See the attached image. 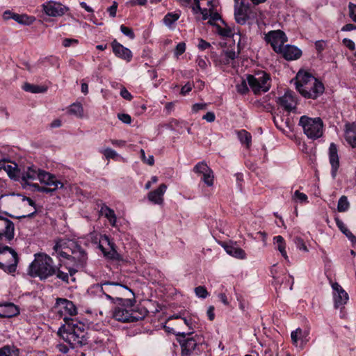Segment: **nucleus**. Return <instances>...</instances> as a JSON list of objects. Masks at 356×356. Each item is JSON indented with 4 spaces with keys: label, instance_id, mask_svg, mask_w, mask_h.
<instances>
[{
    "label": "nucleus",
    "instance_id": "obj_4",
    "mask_svg": "<svg viewBox=\"0 0 356 356\" xmlns=\"http://www.w3.org/2000/svg\"><path fill=\"white\" fill-rule=\"evenodd\" d=\"M191 333L179 332L177 341L181 348L183 356L199 355L203 351L204 339L202 336L195 334L189 337Z\"/></svg>",
    "mask_w": 356,
    "mask_h": 356
},
{
    "label": "nucleus",
    "instance_id": "obj_17",
    "mask_svg": "<svg viewBox=\"0 0 356 356\" xmlns=\"http://www.w3.org/2000/svg\"><path fill=\"white\" fill-rule=\"evenodd\" d=\"M277 103L287 111L296 109L297 99L293 92L287 90L284 95L279 97Z\"/></svg>",
    "mask_w": 356,
    "mask_h": 356
},
{
    "label": "nucleus",
    "instance_id": "obj_2",
    "mask_svg": "<svg viewBox=\"0 0 356 356\" xmlns=\"http://www.w3.org/2000/svg\"><path fill=\"white\" fill-rule=\"evenodd\" d=\"M64 320L66 325L59 328L58 335L72 348L86 344L87 332L85 324L74 319H67L66 317Z\"/></svg>",
    "mask_w": 356,
    "mask_h": 356
},
{
    "label": "nucleus",
    "instance_id": "obj_15",
    "mask_svg": "<svg viewBox=\"0 0 356 356\" xmlns=\"http://www.w3.org/2000/svg\"><path fill=\"white\" fill-rule=\"evenodd\" d=\"M42 8L45 14L50 17L62 16L68 10L67 7L54 1H49L43 3Z\"/></svg>",
    "mask_w": 356,
    "mask_h": 356
},
{
    "label": "nucleus",
    "instance_id": "obj_13",
    "mask_svg": "<svg viewBox=\"0 0 356 356\" xmlns=\"http://www.w3.org/2000/svg\"><path fill=\"white\" fill-rule=\"evenodd\" d=\"M15 236V225L10 220L0 216V241L10 243Z\"/></svg>",
    "mask_w": 356,
    "mask_h": 356
},
{
    "label": "nucleus",
    "instance_id": "obj_24",
    "mask_svg": "<svg viewBox=\"0 0 356 356\" xmlns=\"http://www.w3.org/2000/svg\"><path fill=\"white\" fill-rule=\"evenodd\" d=\"M56 305L60 307L61 312H65L70 316L76 314V308L74 303L65 298H57Z\"/></svg>",
    "mask_w": 356,
    "mask_h": 356
},
{
    "label": "nucleus",
    "instance_id": "obj_7",
    "mask_svg": "<svg viewBox=\"0 0 356 356\" xmlns=\"http://www.w3.org/2000/svg\"><path fill=\"white\" fill-rule=\"evenodd\" d=\"M19 257L15 250L7 245H0V268L12 273L16 271Z\"/></svg>",
    "mask_w": 356,
    "mask_h": 356
},
{
    "label": "nucleus",
    "instance_id": "obj_46",
    "mask_svg": "<svg viewBox=\"0 0 356 356\" xmlns=\"http://www.w3.org/2000/svg\"><path fill=\"white\" fill-rule=\"evenodd\" d=\"M195 295L201 298H206L209 296V293L204 286H199L195 289Z\"/></svg>",
    "mask_w": 356,
    "mask_h": 356
},
{
    "label": "nucleus",
    "instance_id": "obj_47",
    "mask_svg": "<svg viewBox=\"0 0 356 356\" xmlns=\"http://www.w3.org/2000/svg\"><path fill=\"white\" fill-rule=\"evenodd\" d=\"M120 31L124 35L129 37L130 39L133 40L135 38V34L132 29L129 28L124 25H121Z\"/></svg>",
    "mask_w": 356,
    "mask_h": 356
},
{
    "label": "nucleus",
    "instance_id": "obj_53",
    "mask_svg": "<svg viewBox=\"0 0 356 356\" xmlns=\"http://www.w3.org/2000/svg\"><path fill=\"white\" fill-rule=\"evenodd\" d=\"M237 92L241 95H245L248 91V87L245 81H243L241 83L236 86Z\"/></svg>",
    "mask_w": 356,
    "mask_h": 356
},
{
    "label": "nucleus",
    "instance_id": "obj_3",
    "mask_svg": "<svg viewBox=\"0 0 356 356\" xmlns=\"http://www.w3.org/2000/svg\"><path fill=\"white\" fill-rule=\"evenodd\" d=\"M56 273V266L52 259L46 254H35V259L29 266V274L32 277H38L41 280H45Z\"/></svg>",
    "mask_w": 356,
    "mask_h": 356
},
{
    "label": "nucleus",
    "instance_id": "obj_61",
    "mask_svg": "<svg viewBox=\"0 0 356 356\" xmlns=\"http://www.w3.org/2000/svg\"><path fill=\"white\" fill-rule=\"evenodd\" d=\"M221 17L218 13H213L211 11L209 23L211 25L213 24V22L220 19Z\"/></svg>",
    "mask_w": 356,
    "mask_h": 356
},
{
    "label": "nucleus",
    "instance_id": "obj_22",
    "mask_svg": "<svg viewBox=\"0 0 356 356\" xmlns=\"http://www.w3.org/2000/svg\"><path fill=\"white\" fill-rule=\"evenodd\" d=\"M167 189L165 184H161L158 188L148 193V200L156 204H162L163 202V195Z\"/></svg>",
    "mask_w": 356,
    "mask_h": 356
},
{
    "label": "nucleus",
    "instance_id": "obj_64",
    "mask_svg": "<svg viewBox=\"0 0 356 356\" xmlns=\"http://www.w3.org/2000/svg\"><path fill=\"white\" fill-rule=\"evenodd\" d=\"M120 95L127 100H131L133 98V96L131 95V93L125 88H123L120 91Z\"/></svg>",
    "mask_w": 356,
    "mask_h": 356
},
{
    "label": "nucleus",
    "instance_id": "obj_40",
    "mask_svg": "<svg viewBox=\"0 0 356 356\" xmlns=\"http://www.w3.org/2000/svg\"><path fill=\"white\" fill-rule=\"evenodd\" d=\"M350 207V204L348 200V198L345 195H342L339 201L337 204V210L339 212H345L348 210Z\"/></svg>",
    "mask_w": 356,
    "mask_h": 356
},
{
    "label": "nucleus",
    "instance_id": "obj_35",
    "mask_svg": "<svg viewBox=\"0 0 356 356\" xmlns=\"http://www.w3.org/2000/svg\"><path fill=\"white\" fill-rule=\"evenodd\" d=\"M5 313L3 316L11 318L19 314V308L13 303H8L4 306Z\"/></svg>",
    "mask_w": 356,
    "mask_h": 356
},
{
    "label": "nucleus",
    "instance_id": "obj_60",
    "mask_svg": "<svg viewBox=\"0 0 356 356\" xmlns=\"http://www.w3.org/2000/svg\"><path fill=\"white\" fill-rule=\"evenodd\" d=\"M211 47V44L203 39H199L197 47L199 49L204 51Z\"/></svg>",
    "mask_w": 356,
    "mask_h": 356
},
{
    "label": "nucleus",
    "instance_id": "obj_54",
    "mask_svg": "<svg viewBox=\"0 0 356 356\" xmlns=\"http://www.w3.org/2000/svg\"><path fill=\"white\" fill-rule=\"evenodd\" d=\"M208 104L207 103H196L192 106V112L193 113H197L200 110H206L207 108Z\"/></svg>",
    "mask_w": 356,
    "mask_h": 356
},
{
    "label": "nucleus",
    "instance_id": "obj_57",
    "mask_svg": "<svg viewBox=\"0 0 356 356\" xmlns=\"http://www.w3.org/2000/svg\"><path fill=\"white\" fill-rule=\"evenodd\" d=\"M186 50V44L184 42H179L176 46L175 55L179 56L181 55Z\"/></svg>",
    "mask_w": 356,
    "mask_h": 356
},
{
    "label": "nucleus",
    "instance_id": "obj_1",
    "mask_svg": "<svg viewBox=\"0 0 356 356\" xmlns=\"http://www.w3.org/2000/svg\"><path fill=\"white\" fill-rule=\"evenodd\" d=\"M53 255L57 257L65 258L68 260V264L77 269L83 268L87 262L88 256L83 248L73 240H58L54 248Z\"/></svg>",
    "mask_w": 356,
    "mask_h": 356
},
{
    "label": "nucleus",
    "instance_id": "obj_28",
    "mask_svg": "<svg viewBox=\"0 0 356 356\" xmlns=\"http://www.w3.org/2000/svg\"><path fill=\"white\" fill-rule=\"evenodd\" d=\"M309 333L307 331H303L300 328H298L293 331L291 334V340L296 346H298V340L301 341V346H303L308 341L307 336Z\"/></svg>",
    "mask_w": 356,
    "mask_h": 356
},
{
    "label": "nucleus",
    "instance_id": "obj_55",
    "mask_svg": "<svg viewBox=\"0 0 356 356\" xmlns=\"http://www.w3.org/2000/svg\"><path fill=\"white\" fill-rule=\"evenodd\" d=\"M326 45V41L325 40H321L316 41L315 48L318 54L322 53V51L325 49Z\"/></svg>",
    "mask_w": 356,
    "mask_h": 356
},
{
    "label": "nucleus",
    "instance_id": "obj_14",
    "mask_svg": "<svg viewBox=\"0 0 356 356\" xmlns=\"http://www.w3.org/2000/svg\"><path fill=\"white\" fill-rule=\"evenodd\" d=\"M332 288L333 289V300L334 308L342 309L348 300V294L337 282L333 283L332 284Z\"/></svg>",
    "mask_w": 356,
    "mask_h": 356
},
{
    "label": "nucleus",
    "instance_id": "obj_41",
    "mask_svg": "<svg viewBox=\"0 0 356 356\" xmlns=\"http://www.w3.org/2000/svg\"><path fill=\"white\" fill-rule=\"evenodd\" d=\"M180 15L177 13H169L163 18V22L166 26H170L179 18Z\"/></svg>",
    "mask_w": 356,
    "mask_h": 356
},
{
    "label": "nucleus",
    "instance_id": "obj_42",
    "mask_svg": "<svg viewBox=\"0 0 356 356\" xmlns=\"http://www.w3.org/2000/svg\"><path fill=\"white\" fill-rule=\"evenodd\" d=\"M194 172L197 173L205 174L207 172H210L211 168L204 162L197 163L193 169Z\"/></svg>",
    "mask_w": 356,
    "mask_h": 356
},
{
    "label": "nucleus",
    "instance_id": "obj_52",
    "mask_svg": "<svg viewBox=\"0 0 356 356\" xmlns=\"http://www.w3.org/2000/svg\"><path fill=\"white\" fill-rule=\"evenodd\" d=\"M293 198L298 200L301 203L308 202L307 195L303 193H300L299 191H295Z\"/></svg>",
    "mask_w": 356,
    "mask_h": 356
},
{
    "label": "nucleus",
    "instance_id": "obj_45",
    "mask_svg": "<svg viewBox=\"0 0 356 356\" xmlns=\"http://www.w3.org/2000/svg\"><path fill=\"white\" fill-rule=\"evenodd\" d=\"M202 181L208 186H211L213 184V172L211 170L210 172H207L203 174Z\"/></svg>",
    "mask_w": 356,
    "mask_h": 356
},
{
    "label": "nucleus",
    "instance_id": "obj_9",
    "mask_svg": "<svg viewBox=\"0 0 356 356\" xmlns=\"http://www.w3.org/2000/svg\"><path fill=\"white\" fill-rule=\"evenodd\" d=\"M311 81L308 84L305 83L306 86L298 92L305 98L315 99L323 93L325 88L316 79H312Z\"/></svg>",
    "mask_w": 356,
    "mask_h": 356
},
{
    "label": "nucleus",
    "instance_id": "obj_8",
    "mask_svg": "<svg viewBox=\"0 0 356 356\" xmlns=\"http://www.w3.org/2000/svg\"><path fill=\"white\" fill-rule=\"evenodd\" d=\"M247 81L255 94L266 92L271 86L270 76L264 71L257 72L254 75L248 74Z\"/></svg>",
    "mask_w": 356,
    "mask_h": 356
},
{
    "label": "nucleus",
    "instance_id": "obj_12",
    "mask_svg": "<svg viewBox=\"0 0 356 356\" xmlns=\"http://www.w3.org/2000/svg\"><path fill=\"white\" fill-rule=\"evenodd\" d=\"M234 17L238 24H245L249 19L248 13L250 8V4L247 0H234Z\"/></svg>",
    "mask_w": 356,
    "mask_h": 356
},
{
    "label": "nucleus",
    "instance_id": "obj_49",
    "mask_svg": "<svg viewBox=\"0 0 356 356\" xmlns=\"http://www.w3.org/2000/svg\"><path fill=\"white\" fill-rule=\"evenodd\" d=\"M34 188H36V190L39 192H42V193H51V192H54L55 191L56 189H54V186H40L38 184H34L32 185Z\"/></svg>",
    "mask_w": 356,
    "mask_h": 356
},
{
    "label": "nucleus",
    "instance_id": "obj_63",
    "mask_svg": "<svg viewBox=\"0 0 356 356\" xmlns=\"http://www.w3.org/2000/svg\"><path fill=\"white\" fill-rule=\"evenodd\" d=\"M192 88H193V84L190 83H187L181 88V94L183 95H186V94H188L189 92L191 91Z\"/></svg>",
    "mask_w": 356,
    "mask_h": 356
},
{
    "label": "nucleus",
    "instance_id": "obj_5",
    "mask_svg": "<svg viewBox=\"0 0 356 356\" xmlns=\"http://www.w3.org/2000/svg\"><path fill=\"white\" fill-rule=\"evenodd\" d=\"M298 124L302 128L304 134L312 140L320 138L323 135V122L321 118L300 117Z\"/></svg>",
    "mask_w": 356,
    "mask_h": 356
},
{
    "label": "nucleus",
    "instance_id": "obj_26",
    "mask_svg": "<svg viewBox=\"0 0 356 356\" xmlns=\"http://www.w3.org/2000/svg\"><path fill=\"white\" fill-rule=\"evenodd\" d=\"M315 79L313 76L307 72H299L296 78V88L298 91H300L301 88L306 86V84L311 83V79Z\"/></svg>",
    "mask_w": 356,
    "mask_h": 356
},
{
    "label": "nucleus",
    "instance_id": "obj_56",
    "mask_svg": "<svg viewBox=\"0 0 356 356\" xmlns=\"http://www.w3.org/2000/svg\"><path fill=\"white\" fill-rule=\"evenodd\" d=\"M349 17L354 22H356V5L353 3L348 4Z\"/></svg>",
    "mask_w": 356,
    "mask_h": 356
},
{
    "label": "nucleus",
    "instance_id": "obj_19",
    "mask_svg": "<svg viewBox=\"0 0 356 356\" xmlns=\"http://www.w3.org/2000/svg\"><path fill=\"white\" fill-rule=\"evenodd\" d=\"M111 47L113 49V52L117 57L123 59L127 62L131 61L133 55L131 51L129 49L124 47L116 40H114L111 42Z\"/></svg>",
    "mask_w": 356,
    "mask_h": 356
},
{
    "label": "nucleus",
    "instance_id": "obj_31",
    "mask_svg": "<svg viewBox=\"0 0 356 356\" xmlns=\"http://www.w3.org/2000/svg\"><path fill=\"white\" fill-rule=\"evenodd\" d=\"M238 140L242 145H245L247 148L250 147L252 143L251 134L245 129L236 131Z\"/></svg>",
    "mask_w": 356,
    "mask_h": 356
},
{
    "label": "nucleus",
    "instance_id": "obj_38",
    "mask_svg": "<svg viewBox=\"0 0 356 356\" xmlns=\"http://www.w3.org/2000/svg\"><path fill=\"white\" fill-rule=\"evenodd\" d=\"M23 89L25 91L30 92L31 93H40L46 91V88L43 86L33 85L28 83L23 86Z\"/></svg>",
    "mask_w": 356,
    "mask_h": 356
},
{
    "label": "nucleus",
    "instance_id": "obj_59",
    "mask_svg": "<svg viewBox=\"0 0 356 356\" xmlns=\"http://www.w3.org/2000/svg\"><path fill=\"white\" fill-rule=\"evenodd\" d=\"M202 119L205 120L208 122H213L216 120L215 113L211 111L207 112L204 115H203Z\"/></svg>",
    "mask_w": 356,
    "mask_h": 356
},
{
    "label": "nucleus",
    "instance_id": "obj_16",
    "mask_svg": "<svg viewBox=\"0 0 356 356\" xmlns=\"http://www.w3.org/2000/svg\"><path fill=\"white\" fill-rule=\"evenodd\" d=\"M40 170L34 165L24 168L22 170L20 168L19 181H21L22 184L29 185V181L38 179Z\"/></svg>",
    "mask_w": 356,
    "mask_h": 356
},
{
    "label": "nucleus",
    "instance_id": "obj_11",
    "mask_svg": "<svg viewBox=\"0 0 356 356\" xmlns=\"http://www.w3.org/2000/svg\"><path fill=\"white\" fill-rule=\"evenodd\" d=\"M266 40L270 44L276 53H279L285 46L284 43L286 42L287 38L283 31L277 30L270 31L266 35Z\"/></svg>",
    "mask_w": 356,
    "mask_h": 356
},
{
    "label": "nucleus",
    "instance_id": "obj_20",
    "mask_svg": "<svg viewBox=\"0 0 356 356\" xmlns=\"http://www.w3.org/2000/svg\"><path fill=\"white\" fill-rule=\"evenodd\" d=\"M38 180L46 186H54V189L62 188L63 184L56 177L44 170H40Z\"/></svg>",
    "mask_w": 356,
    "mask_h": 356
},
{
    "label": "nucleus",
    "instance_id": "obj_58",
    "mask_svg": "<svg viewBox=\"0 0 356 356\" xmlns=\"http://www.w3.org/2000/svg\"><path fill=\"white\" fill-rule=\"evenodd\" d=\"M118 118L122 122L129 124L131 122V118L129 115L126 113H119Z\"/></svg>",
    "mask_w": 356,
    "mask_h": 356
},
{
    "label": "nucleus",
    "instance_id": "obj_23",
    "mask_svg": "<svg viewBox=\"0 0 356 356\" xmlns=\"http://www.w3.org/2000/svg\"><path fill=\"white\" fill-rule=\"evenodd\" d=\"M222 246L225 252L232 257L239 259H244L246 258L245 251L236 244L224 243Z\"/></svg>",
    "mask_w": 356,
    "mask_h": 356
},
{
    "label": "nucleus",
    "instance_id": "obj_30",
    "mask_svg": "<svg viewBox=\"0 0 356 356\" xmlns=\"http://www.w3.org/2000/svg\"><path fill=\"white\" fill-rule=\"evenodd\" d=\"M100 213L108 219L112 227H116L117 217L115 211L112 209L104 204L101 207Z\"/></svg>",
    "mask_w": 356,
    "mask_h": 356
},
{
    "label": "nucleus",
    "instance_id": "obj_32",
    "mask_svg": "<svg viewBox=\"0 0 356 356\" xmlns=\"http://www.w3.org/2000/svg\"><path fill=\"white\" fill-rule=\"evenodd\" d=\"M77 272V269L70 267L68 268V272H64L63 270H60V268H58L56 267V273L54 275H56V277L61 280L62 281L65 282H68L69 280V275L72 276Z\"/></svg>",
    "mask_w": 356,
    "mask_h": 356
},
{
    "label": "nucleus",
    "instance_id": "obj_33",
    "mask_svg": "<svg viewBox=\"0 0 356 356\" xmlns=\"http://www.w3.org/2000/svg\"><path fill=\"white\" fill-rule=\"evenodd\" d=\"M336 224L338 228L347 236V238L352 242L356 243V237L346 227L345 224L339 220V218H336Z\"/></svg>",
    "mask_w": 356,
    "mask_h": 356
},
{
    "label": "nucleus",
    "instance_id": "obj_44",
    "mask_svg": "<svg viewBox=\"0 0 356 356\" xmlns=\"http://www.w3.org/2000/svg\"><path fill=\"white\" fill-rule=\"evenodd\" d=\"M0 356H18L16 350L6 346L0 349Z\"/></svg>",
    "mask_w": 356,
    "mask_h": 356
},
{
    "label": "nucleus",
    "instance_id": "obj_25",
    "mask_svg": "<svg viewBox=\"0 0 356 356\" xmlns=\"http://www.w3.org/2000/svg\"><path fill=\"white\" fill-rule=\"evenodd\" d=\"M345 138L353 147H356V123L345 124Z\"/></svg>",
    "mask_w": 356,
    "mask_h": 356
},
{
    "label": "nucleus",
    "instance_id": "obj_18",
    "mask_svg": "<svg viewBox=\"0 0 356 356\" xmlns=\"http://www.w3.org/2000/svg\"><path fill=\"white\" fill-rule=\"evenodd\" d=\"M329 161L331 165V175L333 179H335L337 174V170L339 168V158L338 156V149L335 143H332L329 147Z\"/></svg>",
    "mask_w": 356,
    "mask_h": 356
},
{
    "label": "nucleus",
    "instance_id": "obj_21",
    "mask_svg": "<svg viewBox=\"0 0 356 356\" xmlns=\"http://www.w3.org/2000/svg\"><path fill=\"white\" fill-rule=\"evenodd\" d=\"M287 60H296L302 55V51L293 45L286 44L279 52Z\"/></svg>",
    "mask_w": 356,
    "mask_h": 356
},
{
    "label": "nucleus",
    "instance_id": "obj_51",
    "mask_svg": "<svg viewBox=\"0 0 356 356\" xmlns=\"http://www.w3.org/2000/svg\"><path fill=\"white\" fill-rule=\"evenodd\" d=\"M140 157L142 161L149 165H153L154 164V156L152 155H149L148 158H145V153L143 149H140Z\"/></svg>",
    "mask_w": 356,
    "mask_h": 356
},
{
    "label": "nucleus",
    "instance_id": "obj_29",
    "mask_svg": "<svg viewBox=\"0 0 356 356\" xmlns=\"http://www.w3.org/2000/svg\"><path fill=\"white\" fill-rule=\"evenodd\" d=\"M237 57L236 52L233 50L223 51L218 57L219 63L224 65H232Z\"/></svg>",
    "mask_w": 356,
    "mask_h": 356
},
{
    "label": "nucleus",
    "instance_id": "obj_48",
    "mask_svg": "<svg viewBox=\"0 0 356 356\" xmlns=\"http://www.w3.org/2000/svg\"><path fill=\"white\" fill-rule=\"evenodd\" d=\"M100 152H102L107 159H115L118 156L117 152L109 147L101 150Z\"/></svg>",
    "mask_w": 356,
    "mask_h": 356
},
{
    "label": "nucleus",
    "instance_id": "obj_62",
    "mask_svg": "<svg viewBox=\"0 0 356 356\" xmlns=\"http://www.w3.org/2000/svg\"><path fill=\"white\" fill-rule=\"evenodd\" d=\"M342 42L347 48L350 50H354L355 48L354 42L350 39L344 38Z\"/></svg>",
    "mask_w": 356,
    "mask_h": 356
},
{
    "label": "nucleus",
    "instance_id": "obj_27",
    "mask_svg": "<svg viewBox=\"0 0 356 356\" xmlns=\"http://www.w3.org/2000/svg\"><path fill=\"white\" fill-rule=\"evenodd\" d=\"M8 177L15 180L19 181V176L20 175V168H18L15 163H11L6 160L5 168H3Z\"/></svg>",
    "mask_w": 356,
    "mask_h": 356
},
{
    "label": "nucleus",
    "instance_id": "obj_37",
    "mask_svg": "<svg viewBox=\"0 0 356 356\" xmlns=\"http://www.w3.org/2000/svg\"><path fill=\"white\" fill-rule=\"evenodd\" d=\"M129 291L132 294V296H133L132 298L124 299V298H122L120 297H116V303L121 305L124 308H127V309L131 307L135 302L134 294L133 291L131 289H129Z\"/></svg>",
    "mask_w": 356,
    "mask_h": 356
},
{
    "label": "nucleus",
    "instance_id": "obj_36",
    "mask_svg": "<svg viewBox=\"0 0 356 356\" xmlns=\"http://www.w3.org/2000/svg\"><path fill=\"white\" fill-rule=\"evenodd\" d=\"M274 241L277 244V250L285 259H288V256L285 250L286 245L284 239L282 236H276L274 237Z\"/></svg>",
    "mask_w": 356,
    "mask_h": 356
},
{
    "label": "nucleus",
    "instance_id": "obj_6",
    "mask_svg": "<svg viewBox=\"0 0 356 356\" xmlns=\"http://www.w3.org/2000/svg\"><path fill=\"white\" fill-rule=\"evenodd\" d=\"M90 290L92 293H102L108 300L116 303V297L122 295L123 292L129 290V289L127 286L117 282H104L92 285Z\"/></svg>",
    "mask_w": 356,
    "mask_h": 356
},
{
    "label": "nucleus",
    "instance_id": "obj_34",
    "mask_svg": "<svg viewBox=\"0 0 356 356\" xmlns=\"http://www.w3.org/2000/svg\"><path fill=\"white\" fill-rule=\"evenodd\" d=\"M11 18L13 19L17 23L24 25H30L35 20V18L33 17H30L28 16L27 15H19L17 13L13 14Z\"/></svg>",
    "mask_w": 356,
    "mask_h": 356
},
{
    "label": "nucleus",
    "instance_id": "obj_50",
    "mask_svg": "<svg viewBox=\"0 0 356 356\" xmlns=\"http://www.w3.org/2000/svg\"><path fill=\"white\" fill-rule=\"evenodd\" d=\"M293 241H294L296 247L299 250H303L305 252H307L308 251V249H307V246L305 245L303 239H302L301 238L297 236V237H295L293 238Z\"/></svg>",
    "mask_w": 356,
    "mask_h": 356
},
{
    "label": "nucleus",
    "instance_id": "obj_10",
    "mask_svg": "<svg viewBox=\"0 0 356 356\" xmlns=\"http://www.w3.org/2000/svg\"><path fill=\"white\" fill-rule=\"evenodd\" d=\"M113 317L118 321L121 322H135L138 320L143 319L144 315L138 313L135 311L129 310L124 307H116L113 312Z\"/></svg>",
    "mask_w": 356,
    "mask_h": 356
},
{
    "label": "nucleus",
    "instance_id": "obj_43",
    "mask_svg": "<svg viewBox=\"0 0 356 356\" xmlns=\"http://www.w3.org/2000/svg\"><path fill=\"white\" fill-rule=\"evenodd\" d=\"M217 31L218 34L223 37L229 38L233 35L232 31L229 27H221L218 26Z\"/></svg>",
    "mask_w": 356,
    "mask_h": 356
},
{
    "label": "nucleus",
    "instance_id": "obj_39",
    "mask_svg": "<svg viewBox=\"0 0 356 356\" xmlns=\"http://www.w3.org/2000/svg\"><path fill=\"white\" fill-rule=\"evenodd\" d=\"M69 113L79 118H82L83 115V108L80 103L72 104L69 108Z\"/></svg>",
    "mask_w": 356,
    "mask_h": 356
}]
</instances>
